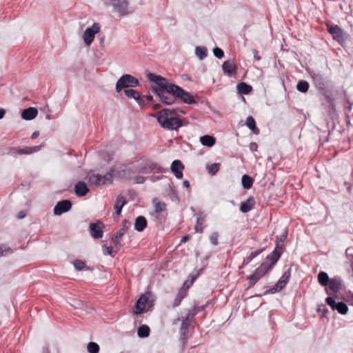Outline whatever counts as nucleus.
Segmentation results:
<instances>
[{
	"mask_svg": "<svg viewBox=\"0 0 353 353\" xmlns=\"http://www.w3.org/2000/svg\"><path fill=\"white\" fill-rule=\"evenodd\" d=\"M147 77L156 84L157 86L152 87V91L164 104H174L176 99L186 104L196 103L190 93L177 85L169 82L165 78L153 73L148 74Z\"/></svg>",
	"mask_w": 353,
	"mask_h": 353,
	"instance_id": "1",
	"label": "nucleus"
},
{
	"mask_svg": "<svg viewBox=\"0 0 353 353\" xmlns=\"http://www.w3.org/2000/svg\"><path fill=\"white\" fill-rule=\"evenodd\" d=\"M152 116L157 118L160 125L164 129L174 130L183 125L182 121L176 117V109L165 108Z\"/></svg>",
	"mask_w": 353,
	"mask_h": 353,
	"instance_id": "2",
	"label": "nucleus"
},
{
	"mask_svg": "<svg viewBox=\"0 0 353 353\" xmlns=\"http://www.w3.org/2000/svg\"><path fill=\"white\" fill-rule=\"evenodd\" d=\"M139 85L138 79L132 76L131 74H123L117 81L115 90L117 92L119 93L123 89L128 88H135Z\"/></svg>",
	"mask_w": 353,
	"mask_h": 353,
	"instance_id": "3",
	"label": "nucleus"
},
{
	"mask_svg": "<svg viewBox=\"0 0 353 353\" xmlns=\"http://www.w3.org/2000/svg\"><path fill=\"white\" fill-rule=\"evenodd\" d=\"M87 178L90 183L96 185H101L109 183L110 182L112 179V174L107 173L104 176H101L93 172H90L88 174Z\"/></svg>",
	"mask_w": 353,
	"mask_h": 353,
	"instance_id": "4",
	"label": "nucleus"
},
{
	"mask_svg": "<svg viewBox=\"0 0 353 353\" xmlns=\"http://www.w3.org/2000/svg\"><path fill=\"white\" fill-rule=\"evenodd\" d=\"M271 268L268 263H263L249 277V285L253 286Z\"/></svg>",
	"mask_w": 353,
	"mask_h": 353,
	"instance_id": "5",
	"label": "nucleus"
},
{
	"mask_svg": "<svg viewBox=\"0 0 353 353\" xmlns=\"http://www.w3.org/2000/svg\"><path fill=\"white\" fill-rule=\"evenodd\" d=\"M139 171L143 174L150 172L159 173L164 172L165 170L163 169L157 164L150 161H143L138 168Z\"/></svg>",
	"mask_w": 353,
	"mask_h": 353,
	"instance_id": "6",
	"label": "nucleus"
},
{
	"mask_svg": "<svg viewBox=\"0 0 353 353\" xmlns=\"http://www.w3.org/2000/svg\"><path fill=\"white\" fill-rule=\"evenodd\" d=\"M114 8V10L120 16H125L130 13L129 3L128 0H108Z\"/></svg>",
	"mask_w": 353,
	"mask_h": 353,
	"instance_id": "7",
	"label": "nucleus"
},
{
	"mask_svg": "<svg viewBox=\"0 0 353 353\" xmlns=\"http://www.w3.org/2000/svg\"><path fill=\"white\" fill-rule=\"evenodd\" d=\"M101 26L99 23H94L91 27L88 28L84 32L83 38L85 44L88 46L92 43L94 36L100 31Z\"/></svg>",
	"mask_w": 353,
	"mask_h": 353,
	"instance_id": "8",
	"label": "nucleus"
},
{
	"mask_svg": "<svg viewBox=\"0 0 353 353\" xmlns=\"http://www.w3.org/2000/svg\"><path fill=\"white\" fill-rule=\"evenodd\" d=\"M325 302L327 305H329L331 307L332 310H337L338 312L341 314H345L348 311V307L345 303H336L332 297H327L325 299Z\"/></svg>",
	"mask_w": 353,
	"mask_h": 353,
	"instance_id": "9",
	"label": "nucleus"
},
{
	"mask_svg": "<svg viewBox=\"0 0 353 353\" xmlns=\"http://www.w3.org/2000/svg\"><path fill=\"white\" fill-rule=\"evenodd\" d=\"M72 208V203L69 200L59 201L54 208V214L59 216L68 212Z\"/></svg>",
	"mask_w": 353,
	"mask_h": 353,
	"instance_id": "10",
	"label": "nucleus"
},
{
	"mask_svg": "<svg viewBox=\"0 0 353 353\" xmlns=\"http://www.w3.org/2000/svg\"><path fill=\"white\" fill-rule=\"evenodd\" d=\"M290 276V272L288 270L284 272L282 276L279 279V280L276 282L274 286L270 289L271 293H275L281 290L288 283L289 281V278Z\"/></svg>",
	"mask_w": 353,
	"mask_h": 353,
	"instance_id": "11",
	"label": "nucleus"
},
{
	"mask_svg": "<svg viewBox=\"0 0 353 353\" xmlns=\"http://www.w3.org/2000/svg\"><path fill=\"white\" fill-rule=\"evenodd\" d=\"M103 224L101 221H97L96 223H91L90 224V235L94 239H100L103 236V230L102 228Z\"/></svg>",
	"mask_w": 353,
	"mask_h": 353,
	"instance_id": "12",
	"label": "nucleus"
},
{
	"mask_svg": "<svg viewBox=\"0 0 353 353\" xmlns=\"http://www.w3.org/2000/svg\"><path fill=\"white\" fill-rule=\"evenodd\" d=\"M222 69L228 77H232L236 73V65L233 61L228 60L223 62Z\"/></svg>",
	"mask_w": 353,
	"mask_h": 353,
	"instance_id": "13",
	"label": "nucleus"
},
{
	"mask_svg": "<svg viewBox=\"0 0 353 353\" xmlns=\"http://www.w3.org/2000/svg\"><path fill=\"white\" fill-rule=\"evenodd\" d=\"M184 166L182 164L181 161L179 160H174L170 167L171 171L174 173V176L177 179H181L183 177L182 170H183Z\"/></svg>",
	"mask_w": 353,
	"mask_h": 353,
	"instance_id": "14",
	"label": "nucleus"
},
{
	"mask_svg": "<svg viewBox=\"0 0 353 353\" xmlns=\"http://www.w3.org/2000/svg\"><path fill=\"white\" fill-rule=\"evenodd\" d=\"M310 75L314 85L320 90H323L325 87V83L323 76L316 72H311Z\"/></svg>",
	"mask_w": 353,
	"mask_h": 353,
	"instance_id": "15",
	"label": "nucleus"
},
{
	"mask_svg": "<svg viewBox=\"0 0 353 353\" xmlns=\"http://www.w3.org/2000/svg\"><path fill=\"white\" fill-rule=\"evenodd\" d=\"M327 286L330 290L338 292L342 287V281L340 277L334 276L330 279Z\"/></svg>",
	"mask_w": 353,
	"mask_h": 353,
	"instance_id": "16",
	"label": "nucleus"
},
{
	"mask_svg": "<svg viewBox=\"0 0 353 353\" xmlns=\"http://www.w3.org/2000/svg\"><path fill=\"white\" fill-rule=\"evenodd\" d=\"M148 301V297L145 295L141 296L137 301L134 313L136 314H142L144 312V307Z\"/></svg>",
	"mask_w": 353,
	"mask_h": 353,
	"instance_id": "17",
	"label": "nucleus"
},
{
	"mask_svg": "<svg viewBox=\"0 0 353 353\" xmlns=\"http://www.w3.org/2000/svg\"><path fill=\"white\" fill-rule=\"evenodd\" d=\"M38 114V111L35 108H28L23 110L21 117L23 119L30 121L34 119Z\"/></svg>",
	"mask_w": 353,
	"mask_h": 353,
	"instance_id": "18",
	"label": "nucleus"
},
{
	"mask_svg": "<svg viewBox=\"0 0 353 353\" xmlns=\"http://www.w3.org/2000/svg\"><path fill=\"white\" fill-rule=\"evenodd\" d=\"M254 199L252 196H250L245 202L241 203L240 205V211L242 213H247L254 208Z\"/></svg>",
	"mask_w": 353,
	"mask_h": 353,
	"instance_id": "19",
	"label": "nucleus"
},
{
	"mask_svg": "<svg viewBox=\"0 0 353 353\" xmlns=\"http://www.w3.org/2000/svg\"><path fill=\"white\" fill-rule=\"evenodd\" d=\"M89 192V189L84 182H78L74 185V192L78 196H83Z\"/></svg>",
	"mask_w": 353,
	"mask_h": 353,
	"instance_id": "20",
	"label": "nucleus"
},
{
	"mask_svg": "<svg viewBox=\"0 0 353 353\" xmlns=\"http://www.w3.org/2000/svg\"><path fill=\"white\" fill-rule=\"evenodd\" d=\"M126 200L123 196H118L114 204L115 214L119 216L121 214L123 207L125 205Z\"/></svg>",
	"mask_w": 353,
	"mask_h": 353,
	"instance_id": "21",
	"label": "nucleus"
},
{
	"mask_svg": "<svg viewBox=\"0 0 353 353\" xmlns=\"http://www.w3.org/2000/svg\"><path fill=\"white\" fill-rule=\"evenodd\" d=\"M147 220L143 216H139L135 219L134 229L137 232H142L147 226Z\"/></svg>",
	"mask_w": 353,
	"mask_h": 353,
	"instance_id": "22",
	"label": "nucleus"
},
{
	"mask_svg": "<svg viewBox=\"0 0 353 353\" xmlns=\"http://www.w3.org/2000/svg\"><path fill=\"white\" fill-rule=\"evenodd\" d=\"M190 323L188 322V316L182 317V323L180 329L181 335L183 339H187Z\"/></svg>",
	"mask_w": 353,
	"mask_h": 353,
	"instance_id": "23",
	"label": "nucleus"
},
{
	"mask_svg": "<svg viewBox=\"0 0 353 353\" xmlns=\"http://www.w3.org/2000/svg\"><path fill=\"white\" fill-rule=\"evenodd\" d=\"M200 142L203 145L212 147L215 144L216 140L212 136L204 135L200 137Z\"/></svg>",
	"mask_w": 353,
	"mask_h": 353,
	"instance_id": "24",
	"label": "nucleus"
},
{
	"mask_svg": "<svg viewBox=\"0 0 353 353\" xmlns=\"http://www.w3.org/2000/svg\"><path fill=\"white\" fill-rule=\"evenodd\" d=\"M236 88L238 92L241 94H248L252 90V87L244 82L238 83Z\"/></svg>",
	"mask_w": 353,
	"mask_h": 353,
	"instance_id": "25",
	"label": "nucleus"
},
{
	"mask_svg": "<svg viewBox=\"0 0 353 353\" xmlns=\"http://www.w3.org/2000/svg\"><path fill=\"white\" fill-rule=\"evenodd\" d=\"M263 252V250L261 249H259V250H256L250 253V254L249 256H248L247 257H245L243 261V263H242V265L240 267L241 268H243V266L248 265L250 261H252V260L255 258L256 256H258L259 254H260L261 252Z\"/></svg>",
	"mask_w": 353,
	"mask_h": 353,
	"instance_id": "26",
	"label": "nucleus"
},
{
	"mask_svg": "<svg viewBox=\"0 0 353 353\" xmlns=\"http://www.w3.org/2000/svg\"><path fill=\"white\" fill-rule=\"evenodd\" d=\"M330 280L328 274L325 272H321L318 274V281L322 286H327Z\"/></svg>",
	"mask_w": 353,
	"mask_h": 353,
	"instance_id": "27",
	"label": "nucleus"
},
{
	"mask_svg": "<svg viewBox=\"0 0 353 353\" xmlns=\"http://www.w3.org/2000/svg\"><path fill=\"white\" fill-rule=\"evenodd\" d=\"M241 184L245 189L248 190L252 186L253 179L250 176L244 174L241 178Z\"/></svg>",
	"mask_w": 353,
	"mask_h": 353,
	"instance_id": "28",
	"label": "nucleus"
},
{
	"mask_svg": "<svg viewBox=\"0 0 353 353\" xmlns=\"http://www.w3.org/2000/svg\"><path fill=\"white\" fill-rule=\"evenodd\" d=\"M126 229L125 228H122L119 230L118 232L115 234L114 237L112 239V241L115 246L120 245L121 241L125 234Z\"/></svg>",
	"mask_w": 353,
	"mask_h": 353,
	"instance_id": "29",
	"label": "nucleus"
},
{
	"mask_svg": "<svg viewBox=\"0 0 353 353\" xmlns=\"http://www.w3.org/2000/svg\"><path fill=\"white\" fill-rule=\"evenodd\" d=\"M186 295V291L185 289L182 288L181 289L179 292L177 293L176 298L173 303V307H176L179 306L182 301V299Z\"/></svg>",
	"mask_w": 353,
	"mask_h": 353,
	"instance_id": "30",
	"label": "nucleus"
},
{
	"mask_svg": "<svg viewBox=\"0 0 353 353\" xmlns=\"http://www.w3.org/2000/svg\"><path fill=\"white\" fill-rule=\"evenodd\" d=\"M327 30L334 38L341 36L342 31L338 26H327Z\"/></svg>",
	"mask_w": 353,
	"mask_h": 353,
	"instance_id": "31",
	"label": "nucleus"
},
{
	"mask_svg": "<svg viewBox=\"0 0 353 353\" xmlns=\"http://www.w3.org/2000/svg\"><path fill=\"white\" fill-rule=\"evenodd\" d=\"M137 334L141 338H145L150 334V327L146 325H141L137 330Z\"/></svg>",
	"mask_w": 353,
	"mask_h": 353,
	"instance_id": "32",
	"label": "nucleus"
},
{
	"mask_svg": "<svg viewBox=\"0 0 353 353\" xmlns=\"http://www.w3.org/2000/svg\"><path fill=\"white\" fill-rule=\"evenodd\" d=\"M195 54L200 59L203 60L207 57V49L205 47L198 46L195 49Z\"/></svg>",
	"mask_w": 353,
	"mask_h": 353,
	"instance_id": "33",
	"label": "nucleus"
},
{
	"mask_svg": "<svg viewBox=\"0 0 353 353\" xmlns=\"http://www.w3.org/2000/svg\"><path fill=\"white\" fill-rule=\"evenodd\" d=\"M38 150V147L29 148L26 147L23 149H18L16 150V153L18 154H30L35 152Z\"/></svg>",
	"mask_w": 353,
	"mask_h": 353,
	"instance_id": "34",
	"label": "nucleus"
},
{
	"mask_svg": "<svg viewBox=\"0 0 353 353\" xmlns=\"http://www.w3.org/2000/svg\"><path fill=\"white\" fill-rule=\"evenodd\" d=\"M220 168V164L215 163L206 166V169L209 174L215 175Z\"/></svg>",
	"mask_w": 353,
	"mask_h": 353,
	"instance_id": "35",
	"label": "nucleus"
},
{
	"mask_svg": "<svg viewBox=\"0 0 353 353\" xmlns=\"http://www.w3.org/2000/svg\"><path fill=\"white\" fill-rule=\"evenodd\" d=\"M309 88V84L307 81L301 80L299 81L296 85V89L301 92H306Z\"/></svg>",
	"mask_w": 353,
	"mask_h": 353,
	"instance_id": "36",
	"label": "nucleus"
},
{
	"mask_svg": "<svg viewBox=\"0 0 353 353\" xmlns=\"http://www.w3.org/2000/svg\"><path fill=\"white\" fill-rule=\"evenodd\" d=\"M281 252L280 251H277L276 248L272 252V253L268 257V259H270L272 261V265H270L271 267H272V265H274L277 262V261L279 260V259L281 256Z\"/></svg>",
	"mask_w": 353,
	"mask_h": 353,
	"instance_id": "37",
	"label": "nucleus"
},
{
	"mask_svg": "<svg viewBox=\"0 0 353 353\" xmlns=\"http://www.w3.org/2000/svg\"><path fill=\"white\" fill-rule=\"evenodd\" d=\"M154 211L156 212H161L165 210V205L163 203L159 201L157 199L153 201Z\"/></svg>",
	"mask_w": 353,
	"mask_h": 353,
	"instance_id": "38",
	"label": "nucleus"
},
{
	"mask_svg": "<svg viewBox=\"0 0 353 353\" xmlns=\"http://www.w3.org/2000/svg\"><path fill=\"white\" fill-rule=\"evenodd\" d=\"M89 353H98L99 351V346L94 342H90L87 347Z\"/></svg>",
	"mask_w": 353,
	"mask_h": 353,
	"instance_id": "39",
	"label": "nucleus"
},
{
	"mask_svg": "<svg viewBox=\"0 0 353 353\" xmlns=\"http://www.w3.org/2000/svg\"><path fill=\"white\" fill-rule=\"evenodd\" d=\"M245 125L250 130L252 131H254V130H256V123L254 118L252 116H249L247 117L245 121Z\"/></svg>",
	"mask_w": 353,
	"mask_h": 353,
	"instance_id": "40",
	"label": "nucleus"
},
{
	"mask_svg": "<svg viewBox=\"0 0 353 353\" xmlns=\"http://www.w3.org/2000/svg\"><path fill=\"white\" fill-rule=\"evenodd\" d=\"M203 223H204V219L203 217H201V216L197 217L196 224L195 225L196 232H202Z\"/></svg>",
	"mask_w": 353,
	"mask_h": 353,
	"instance_id": "41",
	"label": "nucleus"
},
{
	"mask_svg": "<svg viewBox=\"0 0 353 353\" xmlns=\"http://www.w3.org/2000/svg\"><path fill=\"white\" fill-rule=\"evenodd\" d=\"M213 54L219 59H222L223 57V56H224L223 51L221 48H219L218 47H216L215 48H214Z\"/></svg>",
	"mask_w": 353,
	"mask_h": 353,
	"instance_id": "42",
	"label": "nucleus"
},
{
	"mask_svg": "<svg viewBox=\"0 0 353 353\" xmlns=\"http://www.w3.org/2000/svg\"><path fill=\"white\" fill-rule=\"evenodd\" d=\"M125 94L129 98H133L135 96L138 97V92L132 89H126L124 90Z\"/></svg>",
	"mask_w": 353,
	"mask_h": 353,
	"instance_id": "43",
	"label": "nucleus"
},
{
	"mask_svg": "<svg viewBox=\"0 0 353 353\" xmlns=\"http://www.w3.org/2000/svg\"><path fill=\"white\" fill-rule=\"evenodd\" d=\"M74 268L78 270H81L85 267V263L81 260H76L73 263Z\"/></svg>",
	"mask_w": 353,
	"mask_h": 353,
	"instance_id": "44",
	"label": "nucleus"
},
{
	"mask_svg": "<svg viewBox=\"0 0 353 353\" xmlns=\"http://www.w3.org/2000/svg\"><path fill=\"white\" fill-rule=\"evenodd\" d=\"M218 238L219 234L217 232H213L210 236V241L211 243L214 245H216L218 244Z\"/></svg>",
	"mask_w": 353,
	"mask_h": 353,
	"instance_id": "45",
	"label": "nucleus"
},
{
	"mask_svg": "<svg viewBox=\"0 0 353 353\" xmlns=\"http://www.w3.org/2000/svg\"><path fill=\"white\" fill-rule=\"evenodd\" d=\"M134 183L142 184L145 182V178L143 176H137L133 178Z\"/></svg>",
	"mask_w": 353,
	"mask_h": 353,
	"instance_id": "46",
	"label": "nucleus"
},
{
	"mask_svg": "<svg viewBox=\"0 0 353 353\" xmlns=\"http://www.w3.org/2000/svg\"><path fill=\"white\" fill-rule=\"evenodd\" d=\"M103 253L104 255H112V248L111 246H103Z\"/></svg>",
	"mask_w": 353,
	"mask_h": 353,
	"instance_id": "47",
	"label": "nucleus"
},
{
	"mask_svg": "<svg viewBox=\"0 0 353 353\" xmlns=\"http://www.w3.org/2000/svg\"><path fill=\"white\" fill-rule=\"evenodd\" d=\"M132 99H134L140 106L142 107L144 105V101L142 99V98L141 97V95L139 92H138V97L137 96H135Z\"/></svg>",
	"mask_w": 353,
	"mask_h": 353,
	"instance_id": "48",
	"label": "nucleus"
},
{
	"mask_svg": "<svg viewBox=\"0 0 353 353\" xmlns=\"http://www.w3.org/2000/svg\"><path fill=\"white\" fill-rule=\"evenodd\" d=\"M196 307H194L191 310L188 312L185 316H188V319L192 316H194L196 314Z\"/></svg>",
	"mask_w": 353,
	"mask_h": 353,
	"instance_id": "49",
	"label": "nucleus"
},
{
	"mask_svg": "<svg viewBox=\"0 0 353 353\" xmlns=\"http://www.w3.org/2000/svg\"><path fill=\"white\" fill-rule=\"evenodd\" d=\"M10 248L6 247V245H0V256L3 255L4 252L10 250Z\"/></svg>",
	"mask_w": 353,
	"mask_h": 353,
	"instance_id": "50",
	"label": "nucleus"
},
{
	"mask_svg": "<svg viewBox=\"0 0 353 353\" xmlns=\"http://www.w3.org/2000/svg\"><path fill=\"white\" fill-rule=\"evenodd\" d=\"M287 235H288V232H287V230H285L280 236L279 237V240L280 241H282L283 242L286 238H287Z\"/></svg>",
	"mask_w": 353,
	"mask_h": 353,
	"instance_id": "51",
	"label": "nucleus"
},
{
	"mask_svg": "<svg viewBox=\"0 0 353 353\" xmlns=\"http://www.w3.org/2000/svg\"><path fill=\"white\" fill-rule=\"evenodd\" d=\"M253 54H254V58L256 61H260L261 59V57L258 55V51L256 50H253Z\"/></svg>",
	"mask_w": 353,
	"mask_h": 353,
	"instance_id": "52",
	"label": "nucleus"
},
{
	"mask_svg": "<svg viewBox=\"0 0 353 353\" xmlns=\"http://www.w3.org/2000/svg\"><path fill=\"white\" fill-rule=\"evenodd\" d=\"M39 134V132L38 131H35L32 134V139H36Z\"/></svg>",
	"mask_w": 353,
	"mask_h": 353,
	"instance_id": "53",
	"label": "nucleus"
},
{
	"mask_svg": "<svg viewBox=\"0 0 353 353\" xmlns=\"http://www.w3.org/2000/svg\"><path fill=\"white\" fill-rule=\"evenodd\" d=\"M190 239V236H184L181 240V243H185L187 241H188Z\"/></svg>",
	"mask_w": 353,
	"mask_h": 353,
	"instance_id": "54",
	"label": "nucleus"
},
{
	"mask_svg": "<svg viewBox=\"0 0 353 353\" xmlns=\"http://www.w3.org/2000/svg\"><path fill=\"white\" fill-rule=\"evenodd\" d=\"M145 98L148 102H151L153 101V97L150 94L145 96Z\"/></svg>",
	"mask_w": 353,
	"mask_h": 353,
	"instance_id": "55",
	"label": "nucleus"
},
{
	"mask_svg": "<svg viewBox=\"0 0 353 353\" xmlns=\"http://www.w3.org/2000/svg\"><path fill=\"white\" fill-rule=\"evenodd\" d=\"M5 113V110L3 109L0 108V119L4 117Z\"/></svg>",
	"mask_w": 353,
	"mask_h": 353,
	"instance_id": "56",
	"label": "nucleus"
},
{
	"mask_svg": "<svg viewBox=\"0 0 353 353\" xmlns=\"http://www.w3.org/2000/svg\"><path fill=\"white\" fill-rule=\"evenodd\" d=\"M25 216H26V214L23 212H20L18 214V218L23 219L25 217Z\"/></svg>",
	"mask_w": 353,
	"mask_h": 353,
	"instance_id": "57",
	"label": "nucleus"
},
{
	"mask_svg": "<svg viewBox=\"0 0 353 353\" xmlns=\"http://www.w3.org/2000/svg\"><path fill=\"white\" fill-rule=\"evenodd\" d=\"M42 353H50L48 346L43 348Z\"/></svg>",
	"mask_w": 353,
	"mask_h": 353,
	"instance_id": "58",
	"label": "nucleus"
},
{
	"mask_svg": "<svg viewBox=\"0 0 353 353\" xmlns=\"http://www.w3.org/2000/svg\"><path fill=\"white\" fill-rule=\"evenodd\" d=\"M183 185L187 188L190 187V183L188 181L186 180L183 182Z\"/></svg>",
	"mask_w": 353,
	"mask_h": 353,
	"instance_id": "59",
	"label": "nucleus"
},
{
	"mask_svg": "<svg viewBox=\"0 0 353 353\" xmlns=\"http://www.w3.org/2000/svg\"><path fill=\"white\" fill-rule=\"evenodd\" d=\"M160 106H161L160 104H158V103L157 104H154V106H153V108L154 110H157V109H159L160 108Z\"/></svg>",
	"mask_w": 353,
	"mask_h": 353,
	"instance_id": "60",
	"label": "nucleus"
},
{
	"mask_svg": "<svg viewBox=\"0 0 353 353\" xmlns=\"http://www.w3.org/2000/svg\"><path fill=\"white\" fill-rule=\"evenodd\" d=\"M279 242L277 241H276V247L279 248Z\"/></svg>",
	"mask_w": 353,
	"mask_h": 353,
	"instance_id": "61",
	"label": "nucleus"
},
{
	"mask_svg": "<svg viewBox=\"0 0 353 353\" xmlns=\"http://www.w3.org/2000/svg\"><path fill=\"white\" fill-rule=\"evenodd\" d=\"M326 292H327V294H330V292H329L328 290H326Z\"/></svg>",
	"mask_w": 353,
	"mask_h": 353,
	"instance_id": "62",
	"label": "nucleus"
}]
</instances>
